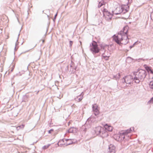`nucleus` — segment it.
Returning <instances> with one entry per match:
<instances>
[{
	"label": "nucleus",
	"instance_id": "57",
	"mask_svg": "<svg viewBox=\"0 0 153 153\" xmlns=\"http://www.w3.org/2000/svg\"><path fill=\"white\" fill-rule=\"evenodd\" d=\"M23 53H21V54H22Z\"/></svg>",
	"mask_w": 153,
	"mask_h": 153
},
{
	"label": "nucleus",
	"instance_id": "17",
	"mask_svg": "<svg viewBox=\"0 0 153 153\" xmlns=\"http://www.w3.org/2000/svg\"><path fill=\"white\" fill-rule=\"evenodd\" d=\"M29 96L27 94L25 95H23L22 97V102H26L28 101Z\"/></svg>",
	"mask_w": 153,
	"mask_h": 153
},
{
	"label": "nucleus",
	"instance_id": "24",
	"mask_svg": "<svg viewBox=\"0 0 153 153\" xmlns=\"http://www.w3.org/2000/svg\"><path fill=\"white\" fill-rule=\"evenodd\" d=\"M19 39V37L17 38V40L16 41V42L15 43V46L14 48V51H16L18 49V47H17V46L19 45V42H18Z\"/></svg>",
	"mask_w": 153,
	"mask_h": 153
},
{
	"label": "nucleus",
	"instance_id": "9",
	"mask_svg": "<svg viewBox=\"0 0 153 153\" xmlns=\"http://www.w3.org/2000/svg\"><path fill=\"white\" fill-rule=\"evenodd\" d=\"M70 67L71 68L70 71H71V74H75L77 68V65H75L74 63L72 61L70 64Z\"/></svg>",
	"mask_w": 153,
	"mask_h": 153
},
{
	"label": "nucleus",
	"instance_id": "58",
	"mask_svg": "<svg viewBox=\"0 0 153 153\" xmlns=\"http://www.w3.org/2000/svg\"><path fill=\"white\" fill-rule=\"evenodd\" d=\"M119 12H120V10H119ZM117 13H118V12H117Z\"/></svg>",
	"mask_w": 153,
	"mask_h": 153
},
{
	"label": "nucleus",
	"instance_id": "2",
	"mask_svg": "<svg viewBox=\"0 0 153 153\" xmlns=\"http://www.w3.org/2000/svg\"><path fill=\"white\" fill-rule=\"evenodd\" d=\"M117 35L114 34L112 36L113 40L117 44L119 45L120 46H121L123 44V43H121V42L123 40L128 39L129 38L127 36H125L124 37L121 35H120L121 37H120L118 35Z\"/></svg>",
	"mask_w": 153,
	"mask_h": 153
},
{
	"label": "nucleus",
	"instance_id": "27",
	"mask_svg": "<svg viewBox=\"0 0 153 153\" xmlns=\"http://www.w3.org/2000/svg\"><path fill=\"white\" fill-rule=\"evenodd\" d=\"M104 4V2L103 1L102 2H100L98 6V7L99 8L102 5Z\"/></svg>",
	"mask_w": 153,
	"mask_h": 153
},
{
	"label": "nucleus",
	"instance_id": "31",
	"mask_svg": "<svg viewBox=\"0 0 153 153\" xmlns=\"http://www.w3.org/2000/svg\"><path fill=\"white\" fill-rule=\"evenodd\" d=\"M150 88L152 89H153V81L150 82L149 84Z\"/></svg>",
	"mask_w": 153,
	"mask_h": 153
},
{
	"label": "nucleus",
	"instance_id": "48",
	"mask_svg": "<svg viewBox=\"0 0 153 153\" xmlns=\"http://www.w3.org/2000/svg\"><path fill=\"white\" fill-rule=\"evenodd\" d=\"M63 144H64L63 143H61V144H60V145L61 146H62ZM65 144H66L65 143H64V145H65Z\"/></svg>",
	"mask_w": 153,
	"mask_h": 153
},
{
	"label": "nucleus",
	"instance_id": "12",
	"mask_svg": "<svg viewBox=\"0 0 153 153\" xmlns=\"http://www.w3.org/2000/svg\"><path fill=\"white\" fill-rule=\"evenodd\" d=\"M90 50L93 54L98 53L100 51L99 48L90 47Z\"/></svg>",
	"mask_w": 153,
	"mask_h": 153
},
{
	"label": "nucleus",
	"instance_id": "14",
	"mask_svg": "<svg viewBox=\"0 0 153 153\" xmlns=\"http://www.w3.org/2000/svg\"><path fill=\"white\" fill-rule=\"evenodd\" d=\"M104 128H105V130H106V131L108 132V131H111L113 130L112 127L111 126L108 125L107 124L105 125Z\"/></svg>",
	"mask_w": 153,
	"mask_h": 153
},
{
	"label": "nucleus",
	"instance_id": "47",
	"mask_svg": "<svg viewBox=\"0 0 153 153\" xmlns=\"http://www.w3.org/2000/svg\"><path fill=\"white\" fill-rule=\"evenodd\" d=\"M16 76H19V75L21 76V75L20 74V72H19V73L16 74Z\"/></svg>",
	"mask_w": 153,
	"mask_h": 153
},
{
	"label": "nucleus",
	"instance_id": "50",
	"mask_svg": "<svg viewBox=\"0 0 153 153\" xmlns=\"http://www.w3.org/2000/svg\"><path fill=\"white\" fill-rule=\"evenodd\" d=\"M67 132H68V133H70V131H69V129L67 130Z\"/></svg>",
	"mask_w": 153,
	"mask_h": 153
},
{
	"label": "nucleus",
	"instance_id": "19",
	"mask_svg": "<svg viewBox=\"0 0 153 153\" xmlns=\"http://www.w3.org/2000/svg\"><path fill=\"white\" fill-rule=\"evenodd\" d=\"M90 47H95L96 48H99L98 45L97 44V42L93 40L92 42L90 44Z\"/></svg>",
	"mask_w": 153,
	"mask_h": 153
},
{
	"label": "nucleus",
	"instance_id": "56",
	"mask_svg": "<svg viewBox=\"0 0 153 153\" xmlns=\"http://www.w3.org/2000/svg\"><path fill=\"white\" fill-rule=\"evenodd\" d=\"M68 125H69V122H68Z\"/></svg>",
	"mask_w": 153,
	"mask_h": 153
},
{
	"label": "nucleus",
	"instance_id": "52",
	"mask_svg": "<svg viewBox=\"0 0 153 153\" xmlns=\"http://www.w3.org/2000/svg\"><path fill=\"white\" fill-rule=\"evenodd\" d=\"M48 29H47V30H46V33H47V32H48Z\"/></svg>",
	"mask_w": 153,
	"mask_h": 153
},
{
	"label": "nucleus",
	"instance_id": "10",
	"mask_svg": "<svg viewBox=\"0 0 153 153\" xmlns=\"http://www.w3.org/2000/svg\"><path fill=\"white\" fill-rule=\"evenodd\" d=\"M97 122L96 117L91 115L87 119L85 124L88 123L89 124L91 125L92 123H96Z\"/></svg>",
	"mask_w": 153,
	"mask_h": 153
},
{
	"label": "nucleus",
	"instance_id": "29",
	"mask_svg": "<svg viewBox=\"0 0 153 153\" xmlns=\"http://www.w3.org/2000/svg\"><path fill=\"white\" fill-rule=\"evenodd\" d=\"M93 111L94 112V114L95 115V117H96L97 118L98 116H97V115L99 114L100 113L99 111Z\"/></svg>",
	"mask_w": 153,
	"mask_h": 153
},
{
	"label": "nucleus",
	"instance_id": "3",
	"mask_svg": "<svg viewBox=\"0 0 153 153\" xmlns=\"http://www.w3.org/2000/svg\"><path fill=\"white\" fill-rule=\"evenodd\" d=\"M103 16L105 17L106 20L108 21L111 20L113 16V14L108 11L106 9L104 8L102 11Z\"/></svg>",
	"mask_w": 153,
	"mask_h": 153
},
{
	"label": "nucleus",
	"instance_id": "7",
	"mask_svg": "<svg viewBox=\"0 0 153 153\" xmlns=\"http://www.w3.org/2000/svg\"><path fill=\"white\" fill-rule=\"evenodd\" d=\"M122 131L119 132V134L116 135L115 136V139L117 141H123L125 138L126 135Z\"/></svg>",
	"mask_w": 153,
	"mask_h": 153
},
{
	"label": "nucleus",
	"instance_id": "30",
	"mask_svg": "<svg viewBox=\"0 0 153 153\" xmlns=\"http://www.w3.org/2000/svg\"><path fill=\"white\" fill-rule=\"evenodd\" d=\"M152 103H153V97H152L147 102L148 104Z\"/></svg>",
	"mask_w": 153,
	"mask_h": 153
},
{
	"label": "nucleus",
	"instance_id": "8",
	"mask_svg": "<svg viewBox=\"0 0 153 153\" xmlns=\"http://www.w3.org/2000/svg\"><path fill=\"white\" fill-rule=\"evenodd\" d=\"M148 59H143V58H140L138 59H134L131 57L128 56L126 59V61L128 63H131L133 60L134 61V62H135V61H137L138 62H140L141 60H143V61H145L147 60Z\"/></svg>",
	"mask_w": 153,
	"mask_h": 153
},
{
	"label": "nucleus",
	"instance_id": "61",
	"mask_svg": "<svg viewBox=\"0 0 153 153\" xmlns=\"http://www.w3.org/2000/svg\"><path fill=\"white\" fill-rule=\"evenodd\" d=\"M19 34L18 35V36H19Z\"/></svg>",
	"mask_w": 153,
	"mask_h": 153
},
{
	"label": "nucleus",
	"instance_id": "21",
	"mask_svg": "<svg viewBox=\"0 0 153 153\" xmlns=\"http://www.w3.org/2000/svg\"><path fill=\"white\" fill-rule=\"evenodd\" d=\"M120 77V73H118L116 75H113V78L116 80H118Z\"/></svg>",
	"mask_w": 153,
	"mask_h": 153
},
{
	"label": "nucleus",
	"instance_id": "28",
	"mask_svg": "<svg viewBox=\"0 0 153 153\" xmlns=\"http://www.w3.org/2000/svg\"><path fill=\"white\" fill-rule=\"evenodd\" d=\"M130 79H126V84H131V83H132V82H131V81H133V79H130Z\"/></svg>",
	"mask_w": 153,
	"mask_h": 153
},
{
	"label": "nucleus",
	"instance_id": "51",
	"mask_svg": "<svg viewBox=\"0 0 153 153\" xmlns=\"http://www.w3.org/2000/svg\"><path fill=\"white\" fill-rule=\"evenodd\" d=\"M128 1V2L127 3V4H128L129 3V1L130 0H127Z\"/></svg>",
	"mask_w": 153,
	"mask_h": 153
},
{
	"label": "nucleus",
	"instance_id": "37",
	"mask_svg": "<svg viewBox=\"0 0 153 153\" xmlns=\"http://www.w3.org/2000/svg\"><path fill=\"white\" fill-rule=\"evenodd\" d=\"M57 13L55 15L53 19V21L54 22H55L56 19V17L57 16Z\"/></svg>",
	"mask_w": 153,
	"mask_h": 153
},
{
	"label": "nucleus",
	"instance_id": "5",
	"mask_svg": "<svg viewBox=\"0 0 153 153\" xmlns=\"http://www.w3.org/2000/svg\"><path fill=\"white\" fill-rule=\"evenodd\" d=\"M129 27L128 25L124 26L122 30L118 32V34L119 35H121L123 36H128L127 35L128 33V30Z\"/></svg>",
	"mask_w": 153,
	"mask_h": 153
},
{
	"label": "nucleus",
	"instance_id": "16",
	"mask_svg": "<svg viewBox=\"0 0 153 153\" xmlns=\"http://www.w3.org/2000/svg\"><path fill=\"white\" fill-rule=\"evenodd\" d=\"M133 79V76L132 75H129L127 76H126L124 77L123 79L122 82L123 83H126V79Z\"/></svg>",
	"mask_w": 153,
	"mask_h": 153
},
{
	"label": "nucleus",
	"instance_id": "33",
	"mask_svg": "<svg viewBox=\"0 0 153 153\" xmlns=\"http://www.w3.org/2000/svg\"><path fill=\"white\" fill-rule=\"evenodd\" d=\"M50 145V144H48L47 145H45L43 147L42 149H46L48 148Z\"/></svg>",
	"mask_w": 153,
	"mask_h": 153
},
{
	"label": "nucleus",
	"instance_id": "46",
	"mask_svg": "<svg viewBox=\"0 0 153 153\" xmlns=\"http://www.w3.org/2000/svg\"><path fill=\"white\" fill-rule=\"evenodd\" d=\"M14 70V68H12V69L11 70L10 72H9V73H10V72H12Z\"/></svg>",
	"mask_w": 153,
	"mask_h": 153
},
{
	"label": "nucleus",
	"instance_id": "20",
	"mask_svg": "<svg viewBox=\"0 0 153 153\" xmlns=\"http://www.w3.org/2000/svg\"><path fill=\"white\" fill-rule=\"evenodd\" d=\"M123 132L124 133V134L125 135H127L128 133H130L132 131L131 128H130L129 129L125 130L124 131H121Z\"/></svg>",
	"mask_w": 153,
	"mask_h": 153
},
{
	"label": "nucleus",
	"instance_id": "49",
	"mask_svg": "<svg viewBox=\"0 0 153 153\" xmlns=\"http://www.w3.org/2000/svg\"><path fill=\"white\" fill-rule=\"evenodd\" d=\"M112 13H111V14H113V15H114V14L115 15V13H114V11H112Z\"/></svg>",
	"mask_w": 153,
	"mask_h": 153
},
{
	"label": "nucleus",
	"instance_id": "45",
	"mask_svg": "<svg viewBox=\"0 0 153 153\" xmlns=\"http://www.w3.org/2000/svg\"><path fill=\"white\" fill-rule=\"evenodd\" d=\"M65 140L67 142L68 140H71L72 139H65Z\"/></svg>",
	"mask_w": 153,
	"mask_h": 153
},
{
	"label": "nucleus",
	"instance_id": "23",
	"mask_svg": "<svg viewBox=\"0 0 153 153\" xmlns=\"http://www.w3.org/2000/svg\"><path fill=\"white\" fill-rule=\"evenodd\" d=\"M92 109L93 111H98V106L96 104L92 105Z\"/></svg>",
	"mask_w": 153,
	"mask_h": 153
},
{
	"label": "nucleus",
	"instance_id": "26",
	"mask_svg": "<svg viewBox=\"0 0 153 153\" xmlns=\"http://www.w3.org/2000/svg\"><path fill=\"white\" fill-rule=\"evenodd\" d=\"M25 125L24 124H22L19 126L16 127V129L17 131H18L20 129H23L25 127Z\"/></svg>",
	"mask_w": 153,
	"mask_h": 153
},
{
	"label": "nucleus",
	"instance_id": "40",
	"mask_svg": "<svg viewBox=\"0 0 153 153\" xmlns=\"http://www.w3.org/2000/svg\"><path fill=\"white\" fill-rule=\"evenodd\" d=\"M151 19L153 20V11L150 14Z\"/></svg>",
	"mask_w": 153,
	"mask_h": 153
},
{
	"label": "nucleus",
	"instance_id": "55",
	"mask_svg": "<svg viewBox=\"0 0 153 153\" xmlns=\"http://www.w3.org/2000/svg\"><path fill=\"white\" fill-rule=\"evenodd\" d=\"M97 42H98V43H99V41H97Z\"/></svg>",
	"mask_w": 153,
	"mask_h": 153
},
{
	"label": "nucleus",
	"instance_id": "32",
	"mask_svg": "<svg viewBox=\"0 0 153 153\" xmlns=\"http://www.w3.org/2000/svg\"><path fill=\"white\" fill-rule=\"evenodd\" d=\"M137 41L135 42L133 44V45H131L129 46V48L130 49H131L132 48L134 47L135 45L137 44Z\"/></svg>",
	"mask_w": 153,
	"mask_h": 153
},
{
	"label": "nucleus",
	"instance_id": "6",
	"mask_svg": "<svg viewBox=\"0 0 153 153\" xmlns=\"http://www.w3.org/2000/svg\"><path fill=\"white\" fill-rule=\"evenodd\" d=\"M104 128V127H101L100 126H98L95 127L94 129V132L92 133L94 134V135L99 136L100 133Z\"/></svg>",
	"mask_w": 153,
	"mask_h": 153
},
{
	"label": "nucleus",
	"instance_id": "22",
	"mask_svg": "<svg viewBox=\"0 0 153 153\" xmlns=\"http://www.w3.org/2000/svg\"><path fill=\"white\" fill-rule=\"evenodd\" d=\"M99 46H100L101 49L103 50H104L105 48L106 47L108 46L109 45L105 44H101L99 45Z\"/></svg>",
	"mask_w": 153,
	"mask_h": 153
},
{
	"label": "nucleus",
	"instance_id": "41",
	"mask_svg": "<svg viewBox=\"0 0 153 153\" xmlns=\"http://www.w3.org/2000/svg\"><path fill=\"white\" fill-rule=\"evenodd\" d=\"M53 131L54 130L53 129H51L48 131V133L49 134H51V132Z\"/></svg>",
	"mask_w": 153,
	"mask_h": 153
},
{
	"label": "nucleus",
	"instance_id": "53",
	"mask_svg": "<svg viewBox=\"0 0 153 153\" xmlns=\"http://www.w3.org/2000/svg\"><path fill=\"white\" fill-rule=\"evenodd\" d=\"M126 51H127L128 52V51H129V50H126Z\"/></svg>",
	"mask_w": 153,
	"mask_h": 153
},
{
	"label": "nucleus",
	"instance_id": "15",
	"mask_svg": "<svg viewBox=\"0 0 153 153\" xmlns=\"http://www.w3.org/2000/svg\"><path fill=\"white\" fill-rule=\"evenodd\" d=\"M144 66L145 69L148 73L153 74V71L152 69V68L150 66H148L146 65H144Z\"/></svg>",
	"mask_w": 153,
	"mask_h": 153
},
{
	"label": "nucleus",
	"instance_id": "35",
	"mask_svg": "<svg viewBox=\"0 0 153 153\" xmlns=\"http://www.w3.org/2000/svg\"><path fill=\"white\" fill-rule=\"evenodd\" d=\"M75 142H74L73 141H71V142H70V143H68V142H67L66 143V146H68L69 145H70L71 144H72L75 143Z\"/></svg>",
	"mask_w": 153,
	"mask_h": 153
},
{
	"label": "nucleus",
	"instance_id": "44",
	"mask_svg": "<svg viewBox=\"0 0 153 153\" xmlns=\"http://www.w3.org/2000/svg\"><path fill=\"white\" fill-rule=\"evenodd\" d=\"M129 42V41H127V42H125L124 43H123V44H124V45H126V44H127Z\"/></svg>",
	"mask_w": 153,
	"mask_h": 153
},
{
	"label": "nucleus",
	"instance_id": "34",
	"mask_svg": "<svg viewBox=\"0 0 153 153\" xmlns=\"http://www.w3.org/2000/svg\"><path fill=\"white\" fill-rule=\"evenodd\" d=\"M85 127V126H82V130L83 129V132L84 133H85L87 131V128H84Z\"/></svg>",
	"mask_w": 153,
	"mask_h": 153
},
{
	"label": "nucleus",
	"instance_id": "11",
	"mask_svg": "<svg viewBox=\"0 0 153 153\" xmlns=\"http://www.w3.org/2000/svg\"><path fill=\"white\" fill-rule=\"evenodd\" d=\"M108 136V132L105 130V128H103V130L102 131L99 136L102 138L107 137Z\"/></svg>",
	"mask_w": 153,
	"mask_h": 153
},
{
	"label": "nucleus",
	"instance_id": "25",
	"mask_svg": "<svg viewBox=\"0 0 153 153\" xmlns=\"http://www.w3.org/2000/svg\"><path fill=\"white\" fill-rule=\"evenodd\" d=\"M105 53H103L102 54V58H103L104 59H105L106 61H107L109 59V58L110 56H107L106 55L104 56V55Z\"/></svg>",
	"mask_w": 153,
	"mask_h": 153
},
{
	"label": "nucleus",
	"instance_id": "59",
	"mask_svg": "<svg viewBox=\"0 0 153 153\" xmlns=\"http://www.w3.org/2000/svg\"><path fill=\"white\" fill-rule=\"evenodd\" d=\"M27 69L28 68V66L27 67Z\"/></svg>",
	"mask_w": 153,
	"mask_h": 153
},
{
	"label": "nucleus",
	"instance_id": "39",
	"mask_svg": "<svg viewBox=\"0 0 153 153\" xmlns=\"http://www.w3.org/2000/svg\"><path fill=\"white\" fill-rule=\"evenodd\" d=\"M77 128L76 127H74V128H73V130H74V132L73 133H74L76 132Z\"/></svg>",
	"mask_w": 153,
	"mask_h": 153
},
{
	"label": "nucleus",
	"instance_id": "18",
	"mask_svg": "<svg viewBox=\"0 0 153 153\" xmlns=\"http://www.w3.org/2000/svg\"><path fill=\"white\" fill-rule=\"evenodd\" d=\"M84 95V93L83 92H82L80 94L76 97L74 99L75 100H76V99H78V102H80L81 101L83 98V96Z\"/></svg>",
	"mask_w": 153,
	"mask_h": 153
},
{
	"label": "nucleus",
	"instance_id": "13",
	"mask_svg": "<svg viewBox=\"0 0 153 153\" xmlns=\"http://www.w3.org/2000/svg\"><path fill=\"white\" fill-rule=\"evenodd\" d=\"M108 151L110 153H115V146L113 144H110L108 146Z\"/></svg>",
	"mask_w": 153,
	"mask_h": 153
},
{
	"label": "nucleus",
	"instance_id": "4",
	"mask_svg": "<svg viewBox=\"0 0 153 153\" xmlns=\"http://www.w3.org/2000/svg\"><path fill=\"white\" fill-rule=\"evenodd\" d=\"M119 9H120L119 13H115V15H117L122 13L123 14L127 12L129 10V6L127 4L125 5L123 7H122L121 8H119Z\"/></svg>",
	"mask_w": 153,
	"mask_h": 153
},
{
	"label": "nucleus",
	"instance_id": "38",
	"mask_svg": "<svg viewBox=\"0 0 153 153\" xmlns=\"http://www.w3.org/2000/svg\"><path fill=\"white\" fill-rule=\"evenodd\" d=\"M64 140H65L64 139H62L59 140V141L57 143L58 145V146H59V143L60 142H62L63 143L64 142Z\"/></svg>",
	"mask_w": 153,
	"mask_h": 153
},
{
	"label": "nucleus",
	"instance_id": "42",
	"mask_svg": "<svg viewBox=\"0 0 153 153\" xmlns=\"http://www.w3.org/2000/svg\"><path fill=\"white\" fill-rule=\"evenodd\" d=\"M73 42L72 41H69V46L70 47H71L72 46V44H73Z\"/></svg>",
	"mask_w": 153,
	"mask_h": 153
},
{
	"label": "nucleus",
	"instance_id": "36",
	"mask_svg": "<svg viewBox=\"0 0 153 153\" xmlns=\"http://www.w3.org/2000/svg\"><path fill=\"white\" fill-rule=\"evenodd\" d=\"M74 128V127H71L69 129V130L70 132V133H73L74 132V130H73V128Z\"/></svg>",
	"mask_w": 153,
	"mask_h": 153
},
{
	"label": "nucleus",
	"instance_id": "43",
	"mask_svg": "<svg viewBox=\"0 0 153 153\" xmlns=\"http://www.w3.org/2000/svg\"><path fill=\"white\" fill-rule=\"evenodd\" d=\"M68 68H69V66L68 65H67L66 66V68L65 69V71H68V70H69Z\"/></svg>",
	"mask_w": 153,
	"mask_h": 153
},
{
	"label": "nucleus",
	"instance_id": "60",
	"mask_svg": "<svg viewBox=\"0 0 153 153\" xmlns=\"http://www.w3.org/2000/svg\"><path fill=\"white\" fill-rule=\"evenodd\" d=\"M110 46L111 47V45H110Z\"/></svg>",
	"mask_w": 153,
	"mask_h": 153
},
{
	"label": "nucleus",
	"instance_id": "1",
	"mask_svg": "<svg viewBox=\"0 0 153 153\" xmlns=\"http://www.w3.org/2000/svg\"><path fill=\"white\" fill-rule=\"evenodd\" d=\"M134 77H133V79L134 82L137 84L139 83L140 82H143L146 78L147 73L144 70L138 69L137 71L132 72Z\"/></svg>",
	"mask_w": 153,
	"mask_h": 153
},
{
	"label": "nucleus",
	"instance_id": "54",
	"mask_svg": "<svg viewBox=\"0 0 153 153\" xmlns=\"http://www.w3.org/2000/svg\"><path fill=\"white\" fill-rule=\"evenodd\" d=\"M44 42V40H43L42 41V42Z\"/></svg>",
	"mask_w": 153,
	"mask_h": 153
}]
</instances>
